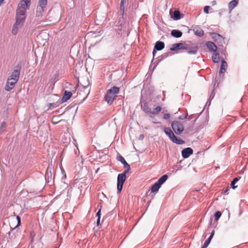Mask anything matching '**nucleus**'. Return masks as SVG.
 <instances>
[{"mask_svg":"<svg viewBox=\"0 0 248 248\" xmlns=\"http://www.w3.org/2000/svg\"><path fill=\"white\" fill-rule=\"evenodd\" d=\"M164 132L173 143H175L179 145L182 144L184 143V141L183 140L177 139V138L175 136L173 132L170 128H165L164 129Z\"/></svg>","mask_w":248,"mask_h":248,"instance_id":"1","label":"nucleus"},{"mask_svg":"<svg viewBox=\"0 0 248 248\" xmlns=\"http://www.w3.org/2000/svg\"><path fill=\"white\" fill-rule=\"evenodd\" d=\"M128 172V171H124L123 173H119L118 175L117 184L118 193H120L123 189L124 184L126 178V174Z\"/></svg>","mask_w":248,"mask_h":248,"instance_id":"2","label":"nucleus"},{"mask_svg":"<svg viewBox=\"0 0 248 248\" xmlns=\"http://www.w3.org/2000/svg\"><path fill=\"white\" fill-rule=\"evenodd\" d=\"M171 127L177 135L182 134L184 129L182 123L178 121H174L171 124Z\"/></svg>","mask_w":248,"mask_h":248,"instance_id":"3","label":"nucleus"},{"mask_svg":"<svg viewBox=\"0 0 248 248\" xmlns=\"http://www.w3.org/2000/svg\"><path fill=\"white\" fill-rule=\"evenodd\" d=\"M210 35L218 45L223 46L225 44L224 38L219 34L216 32H211Z\"/></svg>","mask_w":248,"mask_h":248,"instance_id":"4","label":"nucleus"},{"mask_svg":"<svg viewBox=\"0 0 248 248\" xmlns=\"http://www.w3.org/2000/svg\"><path fill=\"white\" fill-rule=\"evenodd\" d=\"M47 3V0H39L36 9V16H39L42 15Z\"/></svg>","mask_w":248,"mask_h":248,"instance_id":"5","label":"nucleus"},{"mask_svg":"<svg viewBox=\"0 0 248 248\" xmlns=\"http://www.w3.org/2000/svg\"><path fill=\"white\" fill-rule=\"evenodd\" d=\"M20 69L21 66L19 64L16 65L15 67V69L12 72L8 78H9L10 79L17 82L20 75Z\"/></svg>","mask_w":248,"mask_h":248,"instance_id":"6","label":"nucleus"},{"mask_svg":"<svg viewBox=\"0 0 248 248\" xmlns=\"http://www.w3.org/2000/svg\"><path fill=\"white\" fill-rule=\"evenodd\" d=\"M165 47V44L163 42L158 41H157L154 46L153 51V57H155V54L157 51H160L164 49Z\"/></svg>","mask_w":248,"mask_h":248,"instance_id":"7","label":"nucleus"},{"mask_svg":"<svg viewBox=\"0 0 248 248\" xmlns=\"http://www.w3.org/2000/svg\"><path fill=\"white\" fill-rule=\"evenodd\" d=\"M188 45L179 43L172 45V47L170 48V50L171 51H175L176 50H179L181 49H188Z\"/></svg>","mask_w":248,"mask_h":248,"instance_id":"8","label":"nucleus"},{"mask_svg":"<svg viewBox=\"0 0 248 248\" xmlns=\"http://www.w3.org/2000/svg\"><path fill=\"white\" fill-rule=\"evenodd\" d=\"M117 159L119 161L121 162L122 164H123L125 169L124 171L129 172L130 170V165L125 161L124 158L121 155L119 154L117 156Z\"/></svg>","mask_w":248,"mask_h":248,"instance_id":"9","label":"nucleus"},{"mask_svg":"<svg viewBox=\"0 0 248 248\" xmlns=\"http://www.w3.org/2000/svg\"><path fill=\"white\" fill-rule=\"evenodd\" d=\"M16 82L17 81L12 80V79H10L9 78H8L6 84L5 85V90L6 91H10L14 88Z\"/></svg>","mask_w":248,"mask_h":248,"instance_id":"10","label":"nucleus"},{"mask_svg":"<svg viewBox=\"0 0 248 248\" xmlns=\"http://www.w3.org/2000/svg\"><path fill=\"white\" fill-rule=\"evenodd\" d=\"M30 8H26L25 6H22L21 4H18L16 10V15L20 16H26V10Z\"/></svg>","mask_w":248,"mask_h":248,"instance_id":"11","label":"nucleus"},{"mask_svg":"<svg viewBox=\"0 0 248 248\" xmlns=\"http://www.w3.org/2000/svg\"><path fill=\"white\" fill-rule=\"evenodd\" d=\"M193 151L191 148H186L182 151V156L184 158H187L193 154Z\"/></svg>","mask_w":248,"mask_h":248,"instance_id":"12","label":"nucleus"},{"mask_svg":"<svg viewBox=\"0 0 248 248\" xmlns=\"http://www.w3.org/2000/svg\"><path fill=\"white\" fill-rule=\"evenodd\" d=\"M53 171V169L49 166L48 167L46 170L45 179L46 181H47L48 182H49L50 181L53 180V178L52 177Z\"/></svg>","mask_w":248,"mask_h":248,"instance_id":"13","label":"nucleus"},{"mask_svg":"<svg viewBox=\"0 0 248 248\" xmlns=\"http://www.w3.org/2000/svg\"><path fill=\"white\" fill-rule=\"evenodd\" d=\"M26 16H20L16 15V21L15 23V26L16 28L17 25L21 26L24 22Z\"/></svg>","mask_w":248,"mask_h":248,"instance_id":"14","label":"nucleus"},{"mask_svg":"<svg viewBox=\"0 0 248 248\" xmlns=\"http://www.w3.org/2000/svg\"><path fill=\"white\" fill-rule=\"evenodd\" d=\"M115 97V96L113 95L112 93H110L108 91L105 96V100L107 102L108 104L110 105L112 103Z\"/></svg>","mask_w":248,"mask_h":248,"instance_id":"15","label":"nucleus"},{"mask_svg":"<svg viewBox=\"0 0 248 248\" xmlns=\"http://www.w3.org/2000/svg\"><path fill=\"white\" fill-rule=\"evenodd\" d=\"M206 46L210 51L215 52L217 51V47L214 43L211 41H207L206 43Z\"/></svg>","mask_w":248,"mask_h":248,"instance_id":"16","label":"nucleus"},{"mask_svg":"<svg viewBox=\"0 0 248 248\" xmlns=\"http://www.w3.org/2000/svg\"><path fill=\"white\" fill-rule=\"evenodd\" d=\"M227 66L228 65L227 62L224 59H222L220 71L218 74L220 77H221V75L226 72Z\"/></svg>","mask_w":248,"mask_h":248,"instance_id":"17","label":"nucleus"},{"mask_svg":"<svg viewBox=\"0 0 248 248\" xmlns=\"http://www.w3.org/2000/svg\"><path fill=\"white\" fill-rule=\"evenodd\" d=\"M193 31L194 32L195 35L199 37H202L204 34L203 31L198 26H196L193 29Z\"/></svg>","mask_w":248,"mask_h":248,"instance_id":"18","label":"nucleus"},{"mask_svg":"<svg viewBox=\"0 0 248 248\" xmlns=\"http://www.w3.org/2000/svg\"><path fill=\"white\" fill-rule=\"evenodd\" d=\"M72 95V93L71 92L65 91L64 93V94L63 95L62 98L61 100V103H63L67 101L68 99L70 98Z\"/></svg>","mask_w":248,"mask_h":248,"instance_id":"19","label":"nucleus"},{"mask_svg":"<svg viewBox=\"0 0 248 248\" xmlns=\"http://www.w3.org/2000/svg\"><path fill=\"white\" fill-rule=\"evenodd\" d=\"M182 32L178 30H173L171 31V35L175 38H180L182 36Z\"/></svg>","mask_w":248,"mask_h":248,"instance_id":"20","label":"nucleus"},{"mask_svg":"<svg viewBox=\"0 0 248 248\" xmlns=\"http://www.w3.org/2000/svg\"><path fill=\"white\" fill-rule=\"evenodd\" d=\"M141 108L145 112L148 114L150 116L151 115V109L148 107V104L146 102L141 105Z\"/></svg>","mask_w":248,"mask_h":248,"instance_id":"21","label":"nucleus"},{"mask_svg":"<svg viewBox=\"0 0 248 248\" xmlns=\"http://www.w3.org/2000/svg\"><path fill=\"white\" fill-rule=\"evenodd\" d=\"M238 3V0H232L229 3L228 7L230 12L235 6H237Z\"/></svg>","mask_w":248,"mask_h":248,"instance_id":"22","label":"nucleus"},{"mask_svg":"<svg viewBox=\"0 0 248 248\" xmlns=\"http://www.w3.org/2000/svg\"><path fill=\"white\" fill-rule=\"evenodd\" d=\"M213 61L215 63H218L220 61V56L219 53H217V51L214 52L212 57Z\"/></svg>","mask_w":248,"mask_h":248,"instance_id":"23","label":"nucleus"},{"mask_svg":"<svg viewBox=\"0 0 248 248\" xmlns=\"http://www.w3.org/2000/svg\"><path fill=\"white\" fill-rule=\"evenodd\" d=\"M161 185L158 184L157 182H155L151 187V190L153 192H157L161 187Z\"/></svg>","mask_w":248,"mask_h":248,"instance_id":"24","label":"nucleus"},{"mask_svg":"<svg viewBox=\"0 0 248 248\" xmlns=\"http://www.w3.org/2000/svg\"><path fill=\"white\" fill-rule=\"evenodd\" d=\"M108 91L110 93H112L113 95L116 96V94L119 93V88L117 87L113 86Z\"/></svg>","mask_w":248,"mask_h":248,"instance_id":"25","label":"nucleus"},{"mask_svg":"<svg viewBox=\"0 0 248 248\" xmlns=\"http://www.w3.org/2000/svg\"><path fill=\"white\" fill-rule=\"evenodd\" d=\"M168 176L167 174H164L159 178L157 182L161 186L168 179Z\"/></svg>","mask_w":248,"mask_h":248,"instance_id":"26","label":"nucleus"},{"mask_svg":"<svg viewBox=\"0 0 248 248\" xmlns=\"http://www.w3.org/2000/svg\"><path fill=\"white\" fill-rule=\"evenodd\" d=\"M18 4H22L26 8H30L31 5V0H21Z\"/></svg>","mask_w":248,"mask_h":248,"instance_id":"27","label":"nucleus"},{"mask_svg":"<svg viewBox=\"0 0 248 248\" xmlns=\"http://www.w3.org/2000/svg\"><path fill=\"white\" fill-rule=\"evenodd\" d=\"M161 108L160 106L155 108L153 111H151L150 117L152 118L154 117L155 114H158L161 111Z\"/></svg>","mask_w":248,"mask_h":248,"instance_id":"28","label":"nucleus"},{"mask_svg":"<svg viewBox=\"0 0 248 248\" xmlns=\"http://www.w3.org/2000/svg\"><path fill=\"white\" fill-rule=\"evenodd\" d=\"M173 19L178 20L181 19V13L179 11H175L173 13Z\"/></svg>","mask_w":248,"mask_h":248,"instance_id":"29","label":"nucleus"},{"mask_svg":"<svg viewBox=\"0 0 248 248\" xmlns=\"http://www.w3.org/2000/svg\"><path fill=\"white\" fill-rule=\"evenodd\" d=\"M199 47L197 45H196L194 47H193L191 50H187V52L190 54H195L197 53Z\"/></svg>","mask_w":248,"mask_h":248,"instance_id":"30","label":"nucleus"},{"mask_svg":"<svg viewBox=\"0 0 248 248\" xmlns=\"http://www.w3.org/2000/svg\"><path fill=\"white\" fill-rule=\"evenodd\" d=\"M241 177L240 176H238V177H235L233 179V180L231 182V186L232 188V189H235L237 187V186H235V183L239 181V180L240 179Z\"/></svg>","mask_w":248,"mask_h":248,"instance_id":"31","label":"nucleus"},{"mask_svg":"<svg viewBox=\"0 0 248 248\" xmlns=\"http://www.w3.org/2000/svg\"><path fill=\"white\" fill-rule=\"evenodd\" d=\"M125 2L126 0H121V1L120 11L121 13H122V14H123L124 13V4L125 3Z\"/></svg>","mask_w":248,"mask_h":248,"instance_id":"32","label":"nucleus"},{"mask_svg":"<svg viewBox=\"0 0 248 248\" xmlns=\"http://www.w3.org/2000/svg\"><path fill=\"white\" fill-rule=\"evenodd\" d=\"M211 240L212 239L208 237V239L204 242V243L203 246L202 247V248H206L210 244Z\"/></svg>","mask_w":248,"mask_h":248,"instance_id":"33","label":"nucleus"},{"mask_svg":"<svg viewBox=\"0 0 248 248\" xmlns=\"http://www.w3.org/2000/svg\"><path fill=\"white\" fill-rule=\"evenodd\" d=\"M59 105H60V103L59 102H57V103H49L47 106L50 108H55L58 107L59 106Z\"/></svg>","mask_w":248,"mask_h":248,"instance_id":"34","label":"nucleus"},{"mask_svg":"<svg viewBox=\"0 0 248 248\" xmlns=\"http://www.w3.org/2000/svg\"><path fill=\"white\" fill-rule=\"evenodd\" d=\"M221 216V213L220 211H217L214 214V217L215 218V220L216 221L218 220V219Z\"/></svg>","mask_w":248,"mask_h":248,"instance_id":"35","label":"nucleus"},{"mask_svg":"<svg viewBox=\"0 0 248 248\" xmlns=\"http://www.w3.org/2000/svg\"><path fill=\"white\" fill-rule=\"evenodd\" d=\"M20 26L19 25H17L16 28L15 26V24L13 26V30H12V33L13 34H16L17 33V30L18 29V28Z\"/></svg>","mask_w":248,"mask_h":248,"instance_id":"36","label":"nucleus"},{"mask_svg":"<svg viewBox=\"0 0 248 248\" xmlns=\"http://www.w3.org/2000/svg\"><path fill=\"white\" fill-rule=\"evenodd\" d=\"M16 220H17V224L15 228L18 227L21 224L20 217L18 216H17L16 217Z\"/></svg>","mask_w":248,"mask_h":248,"instance_id":"37","label":"nucleus"},{"mask_svg":"<svg viewBox=\"0 0 248 248\" xmlns=\"http://www.w3.org/2000/svg\"><path fill=\"white\" fill-rule=\"evenodd\" d=\"M101 206H100V209H99V210L96 214V216L97 217V218H101Z\"/></svg>","mask_w":248,"mask_h":248,"instance_id":"38","label":"nucleus"},{"mask_svg":"<svg viewBox=\"0 0 248 248\" xmlns=\"http://www.w3.org/2000/svg\"><path fill=\"white\" fill-rule=\"evenodd\" d=\"M210 8V6H205L204 7V12L206 14H208L209 13V9Z\"/></svg>","mask_w":248,"mask_h":248,"instance_id":"39","label":"nucleus"},{"mask_svg":"<svg viewBox=\"0 0 248 248\" xmlns=\"http://www.w3.org/2000/svg\"><path fill=\"white\" fill-rule=\"evenodd\" d=\"M187 116H188V115H180L179 117V119L180 120H184L185 119H187Z\"/></svg>","mask_w":248,"mask_h":248,"instance_id":"40","label":"nucleus"},{"mask_svg":"<svg viewBox=\"0 0 248 248\" xmlns=\"http://www.w3.org/2000/svg\"><path fill=\"white\" fill-rule=\"evenodd\" d=\"M168 56H169V53H165L163 54L161 56V59H160V60L165 59V58H166Z\"/></svg>","mask_w":248,"mask_h":248,"instance_id":"41","label":"nucleus"},{"mask_svg":"<svg viewBox=\"0 0 248 248\" xmlns=\"http://www.w3.org/2000/svg\"><path fill=\"white\" fill-rule=\"evenodd\" d=\"M6 126V123L5 122H2L1 124V125H0V130H2L3 129L5 128Z\"/></svg>","mask_w":248,"mask_h":248,"instance_id":"42","label":"nucleus"},{"mask_svg":"<svg viewBox=\"0 0 248 248\" xmlns=\"http://www.w3.org/2000/svg\"><path fill=\"white\" fill-rule=\"evenodd\" d=\"M170 117V113H165L164 115L163 118L165 120L168 119Z\"/></svg>","mask_w":248,"mask_h":248,"instance_id":"43","label":"nucleus"},{"mask_svg":"<svg viewBox=\"0 0 248 248\" xmlns=\"http://www.w3.org/2000/svg\"><path fill=\"white\" fill-rule=\"evenodd\" d=\"M214 96H215V93H214V90H213L212 91V93H211L210 96H209V100H212L214 98Z\"/></svg>","mask_w":248,"mask_h":248,"instance_id":"44","label":"nucleus"},{"mask_svg":"<svg viewBox=\"0 0 248 248\" xmlns=\"http://www.w3.org/2000/svg\"><path fill=\"white\" fill-rule=\"evenodd\" d=\"M214 234H215V231L213 230L212 232H211V233L210 234V235L209 237V238H210L212 239V238L213 237Z\"/></svg>","mask_w":248,"mask_h":248,"instance_id":"45","label":"nucleus"},{"mask_svg":"<svg viewBox=\"0 0 248 248\" xmlns=\"http://www.w3.org/2000/svg\"><path fill=\"white\" fill-rule=\"evenodd\" d=\"M144 138V136L143 134H141L139 137L140 140H142Z\"/></svg>","mask_w":248,"mask_h":248,"instance_id":"46","label":"nucleus"},{"mask_svg":"<svg viewBox=\"0 0 248 248\" xmlns=\"http://www.w3.org/2000/svg\"><path fill=\"white\" fill-rule=\"evenodd\" d=\"M100 218H97V222H96L97 226H99L100 225Z\"/></svg>","mask_w":248,"mask_h":248,"instance_id":"47","label":"nucleus"},{"mask_svg":"<svg viewBox=\"0 0 248 248\" xmlns=\"http://www.w3.org/2000/svg\"><path fill=\"white\" fill-rule=\"evenodd\" d=\"M229 190V187H227L225 190L224 191V193L225 194H228V191Z\"/></svg>","mask_w":248,"mask_h":248,"instance_id":"48","label":"nucleus"},{"mask_svg":"<svg viewBox=\"0 0 248 248\" xmlns=\"http://www.w3.org/2000/svg\"><path fill=\"white\" fill-rule=\"evenodd\" d=\"M210 104H211V100L208 99V100L206 102V106L207 105L208 106H209L210 105Z\"/></svg>","mask_w":248,"mask_h":248,"instance_id":"49","label":"nucleus"},{"mask_svg":"<svg viewBox=\"0 0 248 248\" xmlns=\"http://www.w3.org/2000/svg\"><path fill=\"white\" fill-rule=\"evenodd\" d=\"M8 233L9 237L11 238L13 237L12 236H11L12 232H9Z\"/></svg>","mask_w":248,"mask_h":248,"instance_id":"50","label":"nucleus"},{"mask_svg":"<svg viewBox=\"0 0 248 248\" xmlns=\"http://www.w3.org/2000/svg\"><path fill=\"white\" fill-rule=\"evenodd\" d=\"M192 115H188L187 119L188 120H190L192 118Z\"/></svg>","mask_w":248,"mask_h":248,"instance_id":"51","label":"nucleus"},{"mask_svg":"<svg viewBox=\"0 0 248 248\" xmlns=\"http://www.w3.org/2000/svg\"><path fill=\"white\" fill-rule=\"evenodd\" d=\"M3 0H0V5L2 3Z\"/></svg>","mask_w":248,"mask_h":248,"instance_id":"52","label":"nucleus"},{"mask_svg":"<svg viewBox=\"0 0 248 248\" xmlns=\"http://www.w3.org/2000/svg\"><path fill=\"white\" fill-rule=\"evenodd\" d=\"M212 3H213V5L216 4V1H213Z\"/></svg>","mask_w":248,"mask_h":248,"instance_id":"53","label":"nucleus"},{"mask_svg":"<svg viewBox=\"0 0 248 248\" xmlns=\"http://www.w3.org/2000/svg\"><path fill=\"white\" fill-rule=\"evenodd\" d=\"M198 117H197L195 119V120H194V122H195L196 120L197 119Z\"/></svg>","mask_w":248,"mask_h":248,"instance_id":"54","label":"nucleus"}]
</instances>
